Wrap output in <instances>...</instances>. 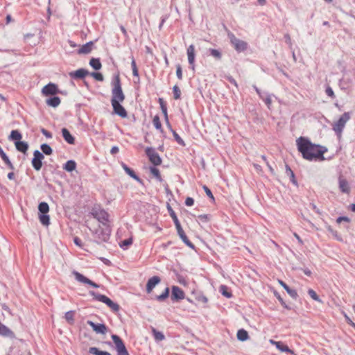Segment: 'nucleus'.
<instances>
[{
    "label": "nucleus",
    "mask_w": 355,
    "mask_h": 355,
    "mask_svg": "<svg viewBox=\"0 0 355 355\" xmlns=\"http://www.w3.org/2000/svg\"><path fill=\"white\" fill-rule=\"evenodd\" d=\"M124 100L125 94L122 90L120 77L119 74H116L112 81L111 104L114 113L122 118H125L128 116L125 109L121 105Z\"/></svg>",
    "instance_id": "f257e3e1"
},
{
    "label": "nucleus",
    "mask_w": 355,
    "mask_h": 355,
    "mask_svg": "<svg viewBox=\"0 0 355 355\" xmlns=\"http://www.w3.org/2000/svg\"><path fill=\"white\" fill-rule=\"evenodd\" d=\"M296 144L302 157L307 160H311V141L308 138L300 137L297 139Z\"/></svg>",
    "instance_id": "f03ea898"
},
{
    "label": "nucleus",
    "mask_w": 355,
    "mask_h": 355,
    "mask_svg": "<svg viewBox=\"0 0 355 355\" xmlns=\"http://www.w3.org/2000/svg\"><path fill=\"white\" fill-rule=\"evenodd\" d=\"M168 211H169L171 217L172 218V219H173V222L175 223V227L177 229L178 234L179 236L181 238L182 241L187 246H189V247H190L191 248H194L193 244L187 238V236L185 234L183 229L181 227V225H180V222L178 220V218L175 211L171 209V207H168Z\"/></svg>",
    "instance_id": "7ed1b4c3"
},
{
    "label": "nucleus",
    "mask_w": 355,
    "mask_h": 355,
    "mask_svg": "<svg viewBox=\"0 0 355 355\" xmlns=\"http://www.w3.org/2000/svg\"><path fill=\"white\" fill-rule=\"evenodd\" d=\"M89 293L94 300L105 304L112 311L116 313L120 310L119 305L114 302L107 296L97 293L93 291H90Z\"/></svg>",
    "instance_id": "20e7f679"
},
{
    "label": "nucleus",
    "mask_w": 355,
    "mask_h": 355,
    "mask_svg": "<svg viewBox=\"0 0 355 355\" xmlns=\"http://www.w3.org/2000/svg\"><path fill=\"white\" fill-rule=\"evenodd\" d=\"M89 293L94 300L105 304L112 311L116 313L120 310L119 305L114 302L107 296L97 293L93 291H90Z\"/></svg>",
    "instance_id": "39448f33"
},
{
    "label": "nucleus",
    "mask_w": 355,
    "mask_h": 355,
    "mask_svg": "<svg viewBox=\"0 0 355 355\" xmlns=\"http://www.w3.org/2000/svg\"><path fill=\"white\" fill-rule=\"evenodd\" d=\"M110 233L111 229L109 225H99L98 227L93 232L97 243L107 242L110 239Z\"/></svg>",
    "instance_id": "423d86ee"
},
{
    "label": "nucleus",
    "mask_w": 355,
    "mask_h": 355,
    "mask_svg": "<svg viewBox=\"0 0 355 355\" xmlns=\"http://www.w3.org/2000/svg\"><path fill=\"white\" fill-rule=\"evenodd\" d=\"M351 114L352 112H344L338 119V120L333 124L332 129L338 137H341L342 132L347 122L351 118Z\"/></svg>",
    "instance_id": "0eeeda50"
},
{
    "label": "nucleus",
    "mask_w": 355,
    "mask_h": 355,
    "mask_svg": "<svg viewBox=\"0 0 355 355\" xmlns=\"http://www.w3.org/2000/svg\"><path fill=\"white\" fill-rule=\"evenodd\" d=\"M327 150V147L312 143V161L322 162L325 160L324 153Z\"/></svg>",
    "instance_id": "6e6552de"
},
{
    "label": "nucleus",
    "mask_w": 355,
    "mask_h": 355,
    "mask_svg": "<svg viewBox=\"0 0 355 355\" xmlns=\"http://www.w3.org/2000/svg\"><path fill=\"white\" fill-rule=\"evenodd\" d=\"M111 338L115 345L117 355H129L122 339L119 336L113 334Z\"/></svg>",
    "instance_id": "1a4fd4ad"
},
{
    "label": "nucleus",
    "mask_w": 355,
    "mask_h": 355,
    "mask_svg": "<svg viewBox=\"0 0 355 355\" xmlns=\"http://www.w3.org/2000/svg\"><path fill=\"white\" fill-rule=\"evenodd\" d=\"M146 154L148 157L150 162L155 166H159L162 164V159L154 148L147 147Z\"/></svg>",
    "instance_id": "9d476101"
},
{
    "label": "nucleus",
    "mask_w": 355,
    "mask_h": 355,
    "mask_svg": "<svg viewBox=\"0 0 355 355\" xmlns=\"http://www.w3.org/2000/svg\"><path fill=\"white\" fill-rule=\"evenodd\" d=\"M33 158L32 159L33 167L36 171H40L42 166V160L44 158L43 153L38 150H35L33 153Z\"/></svg>",
    "instance_id": "9b49d317"
},
{
    "label": "nucleus",
    "mask_w": 355,
    "mask_h": 355,
    "mask_svg": "<svg viewBox=\"0 0 355 355\" xmlns=\"http://www.w3.org/2000/svg\"><path fill=\"white\" fill-rule=\"evenodd\" d=\"M231 43L238 52L244 51L247 49L248 44L245 41L236 38L233 34L230 36Z\"/></svg>",
    "instance_id": "f8f14e48"
},
{
    "label": "nucleus",
    "mask_w": 355,
    "mask_h": 355,
    "mask_svg": "<svg viewBox=\"0 0 355 355\" xmlns=\"http://www.w3.org/2000/svg\"><path fill=\"white\" fill-rule=\"evenodd\" d=\"M93 215L95 218L100 222L103 226L109 225V214L107 211L103 209L95 211L93 213Z\"/></svg>",
    "instance_id": "ddd939ff"
},
{
    "label": "nucleus",
    "mask_w": 355,
    "mask_h": 355,
    "mask_svg": "<svg viewBox=\"0 0 355 355\" xmlns=\"http://www.w3.org/2000/svg\"><path fill=\"white\" fill-rule=\"evenodd\" d=\"M73 274L76 279L79 282H81L83 284H89L94 288H99L100 287V286L98 284H97L95 282H92V280L89 279L88 278L85 277L83 275L80 274V272H78L77 271H73Z\"/></svg>",
    "instance_id": "4468645a"
},
{
    "label": "nucleus",
    "mask_w": 355,
    "mask_h": 355,
    "mask_svg": "<svg viewBox=\"0 0 355 355\" xmlns=\"http://www.w3.org/2000/svg\"><path fill=\"white\" fill-rule=\"evenodd\" d=\"M87 323L97 334H105L107 332V327L104 324H96L91 320H88Z\"/></svg>",
    "instance_id": "2eb2a0df"
},
{
    "label": "nucleus",
    "mask_w": 355,
    "mask_h": 355,
    "mask_svg": "<svg viewBox=\"0 0 355 355\" xmlns=\"http://www.w3.org/2000/svg\"><path fill=\"white\" fill-rule=\"evenodd\" d=\"M42 92L45 96L54 95L58 92V89L55 84L49 83L42 88Z\"/></svg>",
    "instance_id": "dca6fc26"
},
{
    "label": "nucleus",
    "mask_w": 355,
    "mask_h": 355,
    "mask_svg": "<svg viewBox=\"0 0 355 355\" xmlns=\"http://www.w3.org/2000/svg\"><path fill=\"white\" fill-rule=\"evenodd\" d=\"M184 298V291L178 286L172 287L171 299L172 300H180Z\"/></svg>",
    "instance_id": "f3484780"
},
{
    "label": "nucleus",
    "mask_w": 355,
    "mask_h": 355,
    "mask_svg": "<svg viewBox=\"0 0 355 355\" xmlns=\"http://www.w3.org/2000/svg\"><path fill=\"white\" fill-rule=\"evenodd\" d=\"M161 281V279L158 276H153L150 278L146 284V292L150 293L153 289Z\"/></svg>",
    "instance_id": "a211bd4d"
},
{
    "label": "nucleus",
    "mask_w": 355,
    "mask_h": 355,
    "mask_svg": "<svg viewBox=\"0 0 355 355\" xmlns=\"http://www.w3.org/2000/svg\"><path fill=\"white\" fill-rule=\"evenodd\" d=\"M188 61L189 64L191 66L192 70L195 69V47L193 44H191L187 49Z\"/></svg>",
    "instance_id": "6ab92c4d"
},
{
    "label": "nucleus",
    "mask_w": 355,
    "mask_h": 355,
    "mask_svg": "<svg viewBox=\"0 0 355 355\" xmlns=\"http://www.w3.org/2000/svg\"><path fill=\"white\" fill-rule=\"evenodd\" d=\"M270 342L272 345H275L276 347L281 352H288L291 354H294L293 351L290 349L289 347L287 345H284L283 343L280 341H275L273 340H270Z\"/></svg>",
    "instance_id": "aec40b11"
},
{
    "label": "nucleus",
    "mask_w": 355,
    "mask_h": 355,
    "mask_svg": "<svg viewBox=\"0 0 355 355\" xmlns=\"http://www.w3.org/2000/svg\"><path fill=\"white\" fill-rule=\"evenodd\" d=\"M94 43L93 42H89L83 45L78 50V54H88L93 49Z\"/></svg>",
    "instance_id": "412c9836"
},
{
    "label": "nucleus",
    "mask_w": 355,
    "mask_h": 355,
    "mask_svg": "<svg viewBox=\"0 0 355 355\" xmlns=\"http://www.w3.org/2000/svg\"><path fill=\"white\" fill-rule=\"evenodd\" d=\"M88 74V71L85 69H79L75 71L69 73V76L73 78H83Z\"/></svg>",
    "instance_id": "4be33fe9"
},
{
    "label": "nucleus",
    "mask_w": 355,
    "mask_h": 355,
    "mask_svg": "<svg viewBox=\"0 0 355 355\" xmlns=\"http://www.w3.org/2000/svg\"><path fill=\"white\" fill-rule=\"evenodd\" d=\"M62 134L64 139L69 144H74L75 139L70 132L65 128L62 129Z\"/></svg>",
    "instance_id": "5701e85b"
},
{
    "label": "nucleus",
    "mask_w": 355,
    "mask_h": 355,
    "mask_svg": "<svg viewBox=\"0 0 355 355\" xmlns=\"http://www.w3.org/2000/svg\"><path fill=\"white\" fill-rule=\"evenodd\" d=\"M16 149L23 153H26L28 149V144L26 141H17L15 142Z\"/></svg>",
    "instance_id": "b1692460"
},
{
    "label": "nucleus",
    "mask_w": 355,
    "mask_h": 355,
    "mask_svg": "<svg viewBox=\"0 0 355 355\" xmlns=\"http://www.w3.org/2000/svg\"><path fill=\"white\" fill-rule=\"evenodd\" d=\"M338 182H339V188L343 193H347L349 192L350 189L349 187V184H348V182L345 179L340 177L339 180H338Z\"/></svg>",
    "instance_id": "393cba45"
},
{
    "label": "nucleus",
    "mask_w": 355,
    "mask_h": 355,
    "mask_svg": "<svg viewBox=\"0 0 355 355\" xmlns=\"http://www.w3.org/2000/svg\"><path fill=\"white\" fill-rule=\"evenodd\" d=\"M0 157L10 169H15L14 165L12 164L7 155L5 153V152L3 150L1 147H0Z\"/></svg>",
    "instance_id": "a878e982"
},
{
    "label": "nucleus",
    "mask_w": 355,
    "mask_h": 355,
    "mask_svg": "<svg viewBox=\"0 0 355 355\" xmlns=\"http://www.w3.org/2000/svg\"><path fill=\"white\" fill-rule=\"evenodd\" d=\"M121 165H122L123 168L124 169V171H125V173L127 174H128L131 178H132L134 180H137V182H141V180L139 178V176H137L136 175V173H135V171L132 169L129 168L124 163H122Z\"/></svg>",
    "instance_id": "bb28decb"
},
{
    "label": "nucleus",
    "mask_w": 355,
    "mask_h": 355,
    "mask_svg": "<svg viewBox=\"0 0 355 355\" xmlns=\"http://www.w3.org/2000/svg\"><path fill=\"white\" fill-rule=\"evenodd\" d=\"M60 98L58 96H53L48 98L46 101L49 106L56 107L60 104Z\"/></svg>",
    "instance_id": "cd10ccee"
},
{
    "label": "nucleus",
    "mask_w": 355,
    "mask_h": 355,
    "mask_svg": "<svg viewBox=\"0 0 355 355\" xmlns=\"http://www.w3.org/2000/svg\"><path fill=\"white\" fill-rule=\"evenodd\" d=\"M279 283L292 297L295 298L297 297V292L294 289L290 288L289 286L282 280H279Z\"/></svg>",
    "instance_id": "c85d7f7f"
},
{
    "label": "nucleus",
    "mask_w": 355,
    "mask_h": 355,
    "mask_svg": "<svg viewBox=\"0 0 355 355\" xmlns=\"http://www.w3.org/2000/svg\"><path fill=\"white\" fill-rule=\"evenodd\" d=\"M237 339L240 341H245L249 338V335L247 331L243 329H239L237 331Z\"/></svg>",
    "instance_id": "c756f323"
},
{
    "label": "nucleus",
    "mask_w": 355,
    "mask_h": 355,
    "mask_svg": "<svg viewBox=\"0 0 355 355\" xmlns=\"http://www.w3.org/2000/svg\"><path fill=\"white\" fill-rule=\"evenodd\" d=\"M22 138L21 134L17 130H12L10 135L8 137V139L10 141H20Z\"/></svg>",
    "instance_id": "7c9ffc66"
},
{
    "label": "nucleus",
    "mask_w": 355,
    "mask_h": 355,
    "mask_svg": "<svg viewBox=\"0 0 355 355\" xmlns=\"http://www.w3.org/2000/svg\"><path fill=\"white\" fill-rule=\"evenodd\" d=\"M76 163L73 160L67 161L65 163L64 166H63V168L68 172L73 171V170L76 169Z\"/></svg>",
    "instance_id": "2f4dec72"
},
{
    "label": "nucleus",
    "mask_w": 355,
    "mask_h": 355,
    "mask_svg": "<svg viewBox=\"0 0 355 355\" xmlns=\"http://www.w3.org/2000/svg\"><path fill=\"white\" fill-rule=\"evenodd\" d=\"M312 300L318 303V309H321L324 307V301L317 295V293L312 290Z\"/></svg>",
    "instance_id": "473e14b6"
},
{
    "label": "nucleus",
    "mask_w": 355,
    "mask_h": 355,
    "mask_svg": "<svg viewBox=\"0 0 355 355\" xmlns=\"http://www.w3.org/2000/svg\"><path fill=\"white\" fill-rule=\"evenodd\" d=\"M159 105H160V107H161V110L165 116V119L166 121V123L168 125V126H170V123H169V121H168V114H167V108H166V104L164 103V100L162 98H159Z\"/></svg>",
    "instance_id": "72a5a7b5"
},
{
    "label": "nucleus",
    "mask_w": 355,
    "mask_h": 355,
    "mask_svg": "<svg viewBox=\"0 0 355 355\" xmlns=\"http://www.w3.org/2000/svg\"><path fill=\"white\" fill-rule=\"evenodd\" d=\"M89 353L94 355H112L106 351H101L97 347H92L89 349Z\"/></svg>",
    "instance_id": "f704fd0d"
},
{
    "label": "nucleus",
    "mask_w": 355,
    "mask_h": 355,
    "mask_svg": "<svg viewBox=\"0 0 355 355\" xmlns=\"http://www.w3.org/2000/svg\"><path fill=\"white\" fill-rule=\"evenodd\" d=\"M219 291L223 295L227 298H230L232 296V293L229 291V288L225 285H221L219 288Z\"/></svg>",
    "instance_id": "c9c22d12"
},
{
    "label": "nucleus",
    "mask_w": 355,
    "mask_h": 355,
    "mask_svg": "<svg viewBox=\"0 0 355 355\" xmlns=\"http://www.w3.org/2000/svg\"><path fill=\"white\" fill-rule=\"evenodd\" d=\"M74 311H69L65 313L64 318L70 324H73L74 323Z\"/></svg>",
    "instance_id": "e433bc0d"
},
{
    "label": "nucleus",
    "mask_w": 355,
    "mask_h": 355,
    "mask_svg": "<svg viewBox=\"0 0 355 355\" xmlns=\"http://www.w3.org/2000/svg\"><path fill=\"white\" fill-rule=\"evenodd\" d=\"M38 209L42 214H45L49 211V206L46 202H42L39 204Z\"/></svg>",
    "instance_id": "4c0bfd02"
},
{
    "label": "nucleus",
    "mask_w": 355,
    "mask_h": 355,
    "mask_svg": "<svg viewBox=\"0 0 355 355\" xmlns=\"http://www.w3.org/2000/svg\"><path fill=\"white\" fill-rule=\"evenodd\" d=\"M89 64L95 69L98 70L101 68V63L98 58H92L89 61Z\"/></svg>",
    "instance_id": "58836bf2"
},
{
    "label": "nucleus",
    "mask_w": 355,
    "mask_h": 355,
    "mask_svg": "<svg viewBox=\"0 0 355 355\" xmlns=\"http://www.w3.org/2000/svg\"><path fill=\"white\" fill-rule=\"evenodd\" d=\"M40 148L42 151V153H43V155L45 154L46 155H50L53 153V150H52L51 147L47 144H42Z\"/></svg>",
    "instance_id": "ea45409f"
},
{
    "label": "nucleus",
    "mask_w": 355,
    "mask_h": 355,
    "mask_svg": "<svg viewBox=\"0 0 355 355\" xmlns=\"http://www.w3.org/2000/svg\"><path fill=\"white\" fill-rule=\"evenodd\" d=\"M286 173L287 175L290 178L291 182L293 184H296L297 182L295 178V174L293 171L291 170V168L289 167V166L287 164L286 165Z\"/></svg>",
    "instance_id": "a19ab883"
},
{
    "label": "nucleus",
    "mask_w": 355,
    "mask_h": 355,
    "mask_svg": "<svg viewBox=\"0 0 355 355\" xmlns=\"http://www.w3.org/2000/svg\"><path fill=\"white\" fill-rule=\"evenodd\" d=\"M150 171L157 179V180L159 182L162 181V176L158 168L154 166H150Z\"/></svg>",
    "instance_id": "79ce46f5"
},
{
    "label": "nucleus",
    "mask_w": 355,
    "mask_h": 355,
    "mask_svg": "<svg viewBox=\"0 0 355 355\" xmlns=\"http://www.w3.org/2000/svg\"><path fill=\"white\" fill-rule=\"evenodd\" d=\"M40 221L41 223L44 225H49L50 223V218L49 216L46 214H41L39 216Z\"/></svg>",
    "instance_id": "37998d69"
},
{
    "label": "nucleus",
    "mask_w": 355,
    "mask_h": 355,
    "mask_svg": "<svg viewBox=\"0 0 355 355\" xmlns=\"http://www.w3.org/2000/svg\"><path fill=\"white\" fill-rule=\"evenodd\" d=\"M153 333L155 339L157 341H162L165 338L164 335L162 332L157 331L155 329H153Z\"/></svg>",
    "instance_id": "c03bdc74"
},
{
    "label": "nucleus",
    "mask_w": 355,
    "mask_h": 355,
    "mask_svg": "<svg viewBox=\"0 0 355 355\" xmlns=\"http://www.w3.org/2000/svg\"><path fill=\"white\" fill-rule=\"evenodd\" d=\"M168 127L170 128L171 130L172 131L173 135V137H174V138H175V141H176L179 144H180V145H182V146H185V144H184V141L182 140V138L178 135V134L175 130H173L171 128V125H170V126H168Z\"/></svg>",
    "instance_id": "a18cd8bd"
},
{
    "label": "nucleus",
    "mask_w": 355,
    "mask_h": 355,
    "mask_svg": "<svg viewBox=\"0 0 355 355\" xmlns=\"http://www.w3.org/2000/svg\"><path fill=\"white\" fill-rule=\"evenodd\" d=\"M210 55L215 58L217 60H220L222 55L219 50L214 49H209Z\"/></svg>",
    "instance_id": "49530a36"
},
{
    "label": "nucleus",
    "mask_w": 355,
    "mask_h": 355,
    "mask_svg": "<svg viewBox=\"0 0 355 355\" xmlns=\"http://www.w3.org/2000/svg\"><path fill=\"white\" fill-rule=\"evenodd\" d=\"M168 294H169V288H166L164 291L161 295H157L156 297V299L158 301H163V300H164L165 299H166L168 297Z\"/></svg>",
    "instance_id": "de8ad7c7"
},
{
    "label": "nucleus",
    "mask_w": 355,
    "mask_h": 355,
    "mask_svg": "<svg viewBox=\"0 0 355 355\" xmlns=\"http://www.w3.org/2000/svg\"><path fill=\"white\" fill-rule=\"evenodd\" d=\"M173 97L175 100L180 99L181 96V91L178 85L173 87Z\"/></svg>",
    "instance_id": "09e8293b"
},
{
    "label": "nucleus",
    "mask_w": 355,
    "mask_h": 355,
    "mask_svg": "<svg viewBox=\"0 0 355 355\" xmlns=\"http://www.w3.org/2000/svg\"><path fill=\"white\" fill-rule=\"evenodd\" d=\"M131 67H132V69L133 76H137V77L139 76L138 69H137L136 62H135L134 58H132Z\"/></svg>",
    "instance_id": "8fccbe9b"
},
{
    "label": "nucleus",
    "mask_w": 355,
    "mask_h": 355,
    "mask_svg": "<svg viewBox=\"0 0 355 355\" xmlns=\"http://www.w3.org/2000/svg\"><path fill=\"white\" fill-rule=\"evenodd\" d=\"M153 123L154 126L157 130H162V124H161V122H160V120H159V118L158 116H155L153 118Z\"/></svg>",
    "instance_id": "3c124183"
},
{
    "label": "nucleus",
    "mask_w": 355,
    "mask_h": 355,
    "mask_svg": "<svg viewBox=\"0 0 355 355\" xmlns=\"http://www.w3.org/2000/svg\"><path fill=\"white\" fill-rule=\"evenodd\" d=\"M132 243V239L129 238L128 239H125L123 241H121L120 243V247L125 248H127L128 246L130 245Z\"/></svg>",
    "instance_id": "603ef678"
},
{
    "label": "nucleus",
    "mask_w": 355,
    "mask_h": 355,
    "mask_svg": "<svg viewBox=\"0 0 355 355\" xmlns=\"http://www.w3.org/2000/svg\"><path fill=\"white\" fill-rule=\"evenodd\" d=\"M91 76L98 81H103L104 79L103 76L101 73L93 72L91 73Z\"/></svg>",
    "instance_id": "864d4df0"
},
{
    "label": "nucleus",
    "mask_w": 355,
    "mask_h": 355,
    "mask_svg": "<svg viewBox=\"0 0 355 355\" xmlns=\"http://www.w3.org/2000/svg\"><path fill=\"white\" fill-rule=\"evenodd\" d=\"M203 189L206 194L212 200H214V196L211 191V190L205 185L203 186Z\"/></svg>",
    "instance_id": "5fc2aeb1"
},
{
    "label": "nucleus",
    "mask_w": 355,
    "mask_h": 355,
    "mask_svg": "<svg viewBox=\"0 0 355 355\" xmlns=\"http://www.w3.org/2000/svg\"><path fill=\"white\" fill-rule=\"evenodd\" d=\"M176 75L178 79L182 80V67L180 64L177 66L176 69Z\"/></svg>",
    "instance_id": "6e6d98bb"
},
{
    "label": "nucleus",
    "mask_w": 355,
    "mask_h": 355,
    "mask_svg": "<svg viewBox=\"0 0 355 355\" xmlns=\"http://www.w3.org/2000/svg\"><path fill=\"white\" fill-rule=\"evenodd\" d=\"M196 300L198 301V302H203V303H207L208 302V299L206 296L203 295H198L197 297H196Z\"/></svg>",
    "instance_id": "4d7b16f0"
},
{
    "label": "nucleus",
    "mask_w": 355,
    "mask_h": 355,
    "mask_svg": "<svg viewBox=\"0 0 355 355\" xmlns=\"http://www.w3.org/2000/svg\"><path fill=\"white\" fill-rule=\"evenodd\" d=\"M326 94L327 96H330L331 98H334L335 97V95H334V92L332 89L331 87H327V89H326Z\"/></svg>",
    "instance_id": "13d9d810"
},
{
    "label": "nucleus",
    "mask_w": 355,
    "mask_h": 355,
    "mask_svg": "<svg viewBox=\"0 0 355 355\" xmlns=\"http://www.w3.org/2000/svg\"><path fill=\"white\" fill-rule=\"evenodd\" d=\"M343 221H345V222H349L350 221V219L347 217V216H339L337 219H336V222L338 223H341Z\"/></svg>",
    "instance_id": "bf43d9fd"
},
{
    "label": "nucleus",
    "mask_w": 355,
    "mask_h": 355,
    "mask_svg": "<svg viewBox=\"0 0 355 355\" xmlns=\"http://www.w3.org/2000/svg\"><path fill=\"white\" fill-rule=\"evenodd\" d=\"M345 320L347 322L348 324H349L351 327H352L355 329V323L347 315V314H345Z\"/></svg>",
    "instance_id": "052dcab7"
},
{
    "label": "nucleus",
    "mask_w": 355,
    "mask_h": 355,
    "mask_svg": "<svg viewBox=\"0 0 355 355\" xmlns=\"http://www.w3.org/2000/svg\"><path fill=\"white\" fill-rule=\"evenodd\" d=\"M194 203V200L191 197H187L185 200V204L187 206H192Z\"/></svg>",
    "instance_id": "680f3d73"
},
{
    "label": "nucleus",
    "mask_w": 355,
    "mask_h": 355,
    "mask_svg": "<svg viewBox=\"0 0 355 355\" xmlns=\"http://www.w3.org/2000/svg\"><path fill=\"white\" fill-rule=\"evenodd\" d=\"M41 132L47 138H51L52 137V135L50 132H49L48 130H46V129L44 128H42L41 130Z\"/></svg>",
    "instance_id": "e2e57ef3"
},
{
    "label": "nucleus",
    "mask_w": 355,
    "mask_h": 355,
    "mask_svg": "<svg viewBox=\"0 0 355 355\" xmlns=\"http://www.w3.org/2000/svg\"><path fill=\"white\" fill-rule=\"evenodd\" d=\"M331 232L332 233L333 236L338 240V241H343V239L342 237L338 234V232L336 231H334L332 230H330Z\"/></svg>",
    "instance_id": "0e129e2a"
},
{
    "label": "nucleus",
    "mask_w": 355,
    "mask_h": 355,
    "mask_svg": "<svg viewBox=\"0 0 355 355\" xmlns=\"http://www.w3.org/2000/svg\"><path fill=\"white\" fill-rule=\"evenodd\" d=\"M73 242L76 245H78L80 247L82 245L81 240L78 237H75L73 239Z\"/></svg>",
    "instance_id": "69168bd1"
},
{
    "label": "nucleus",
    "mask_w": 355,
    "mask_h": 355,
    "mask_svg": "<svg viewBox=\"0 0 355 355\" xmlns=\"http://www.w3.org/2000/svg\"><path fill=\"white\" fill-rule=\"evenodd\" d=\"M284 37L286 40V42L287 44H288L290 46H291V39L290 35L288 34H286V35H285Z\"/></svg>",
    "instance_id": "338daca9"
},
{
    "label": "nucleus",
    "mask_w": 355,
    "mask_h": 355,
    "mask_svg": "<svg viewBox=\"0 0 355 355\" xmlns=\"http://www.w3.org/2000/svg\"><path fill=\"white\" fill-rule=\"evenodd\" d=\"M118 152H119V148L117 146H113L111 148V150H110L111 154L114 155V154L117 153Z\"/></svg>",
    "instance_id": "774afa93"
}]
</instances>
